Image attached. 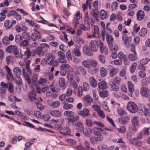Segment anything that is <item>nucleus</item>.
Masks as SVG:
<instances>
[{
    "label": "nucleus",
    "mask_w": 150,
    "mask_h": 150,
    "mask_svg": "<svg viewBox=\"0 0 150 150\" xmlns=\"http://www.w3.org/2000/svg\"><path fill=\"white\" fill-rule=\"evenodd\" d=\"M93 134L96 136L95 139L97 141H101L103 138V136L106 134L104 130L100 128L95 127L93 129Z\"/></svg>",
    "instance_id": "nucleus-1"
},
{
    "label": "nucleus",
    "mask_w": 150,
    "mask_h": 150,
    "mask_svg": "<svg viewBox=\"0 0 150 150\" xmlns=\"http://www.w3.org/2000/svg\"><path fill=\"white\" fill-rule=\"evenodd\" d=\"M127 108L130 112H136L138 110V108L137 105L134 103L132 101L128 102Z\"/></svg>",
    "instance_id": "nucleus-2"
},
{
    "label": "nucleus",
    "mask_w": 150,
    "mask_h": 150,
    "mask_svg": "<svg viewBox=\"0 0 150 150\" xmlns=\"http://www.w3.org/2000/svg\"><path fill=\"white\" fill-rule=\"evenodd\" d=\"M131 47L132 48L130 49V50L132 52L128 54V57L130 60L134 61L137 59V53L135 51V46L132 45Z\"/></svg>",
    "instance_id": "nucleus-3"
},
{
    "label": "nucleus",
    "mask_w": 150,
    "mask_h": 150,
    "mask_svg": "<svg viewBox=\"0 0 150 150\" xmlns=\"http://www.w3.org/2000/svg\"><path fill=\"white\" fill-rule=\"evenodd\" d=\"M64 115L65 116H68L70 117H67L66 119L69 122H74L76 121L79 119V117L78 116H73L72 113H64Z\"/></svg>",
    "instance_id": "nucleus-4"
},
{
    "label": "nucleus",
    "mask_w": 150,
    "mask_h": 150,
    "mask_svg": "<svg viewBox=\"0 0 150 150\" xmlns=\"http://www.w3.org/2000/svg\"><path fill=\"white\" fill-rule=\"evenodd\" d=\"M122 39L124 44L126 46L128 47L131 45L132 38L130 37H128L126 35L124 34L122 35Z\"/></svg>",
    "instance_id": "nucleus-5"
},
{
    "label": "nucleus",
    "mask_w": 150,
    "mask_h": 150,
    "mask_svg": "<svg viewBox=\"0 0 150 150\" xmlns=\"http://www.w3.org/2000/svg\"><path fill=\"white\" fill-rule=\"evenodd\" d=\"M140 92L142 95L144 97H146L150 96V90L146 87H142Z\"/></svg>",
    "instance_id": "nucleus-6"
},
{
    "label": "nucleus",
    "mask_w": 150,
    "mask_h": 150,
    "mask_svg": "<svg viewBox=\"0 0 150 150\" xmlns=\"http://www.w3.org/2000/svg\"><path fill=\"white\" fill-rule=\"evenodd\" d=\"M89 47L94 52H96L98 48L97 42L95 40H92L90 42Z\"/></svg>",
    "instance_id": "nucleus-7"
},
{
    "label": "nucleus",
    "mask_w": 150,
    "mask_h": 150,
    "mask_svg": "<svg viewBox=\"0 0 150 150\" xmlns=\"http://www.w3.org/2000/svg\"><path fill=\"white\" fill-rule=\"evenodd\" d=\"M75 126L77 131L81 132L84 129V125L81 121H78L75 124Z\"/></svg>",
    "instance_id": "nucleus-8"
},
{
    "label": "nucleus",
    "mask_w": 150,
    "mask_h": 150,
    "mask_svg": "<svg viewBox=\"0 0 150 150\" xmlns=\"http://www.w3.org/2000/svg\"><path fill=\"white\" fill-rule=\"evenodd\" d=\"M83 53L88 56H92L93 54V51L89 46L84 47L83 48Z\"/></svg>",
    "instance_id": "nucleus-9"
},
{
    "label": "nucleus",
    "mask_w": 150,
    "mask_h": 150,
    "mask_svg": "<svg viewBox=\"0 0 150 150\" xmlns=\"http://www.w3.org/2000/svg\"><path fill=\"white\" fill-rule=\"evenodd\" d=\"M118 57L121 61L123 60L124 64L125 65L128 64V59L127 57L125 56L124 53L122 52H120L118 54Z\"/></svg>",
    "instance_id": "nucleus-10"
},
{
    "label": "nucleus",
    "mask_w": 150,
    "mask_h": 150,
    "mask_svg": "<svg viewBox=\"0 0 150 150\" xmlns=\"http://www.w3.org/2000/svg\"><path fill=\"white\" fill-rule=\"evenodd\" d=\"M128 90L130 95L132 97V93L134 91V85L131 81H128L127 83Z\"/></svg>",
    "instance_id": "nucleus-11"
},
{
    "label": "nucleus",
    "mask_w": 150,
    "mask_h": 150,
    "mask_svg": "<svg viewBox=\"0 0 150 150\" xmlns=\"http://www.w3.org/2000/svg\"><path fill=\"white\" fill-rule=\"evenodd\" d=\"M110 69L109 70V74L110 76L113 77L118 72L119 70L117 68H114L112 66H109Z\"/></svg>",
    "instance_id": "nucleus-12"
},
{
    "label": "nucleus",
    "mask_w": 150,
    "mask_h": 150,
    "mask_svg": "<svg viewBox=\"0 0 150 150\" xmlns=\"http://www.w3.org/2000/svg\"><path fill=\"white\" fill-rule=\"evenodd\" d=\"M83 103L87 106L89 104L92 103L93 101L92 98L89 95H87L85 96L83 98Z\"/></svg>",
    "instance_id": "nucleus-13"
},
{
    "label": "nucleus",
    "mask_w": 150,
    "mask_h": 150,
    "mask_svg": "<svg viewBox=\"0 0 150 150\" xmlns=\"http://www.w3.org/2000/svg\"><path fill=\"white\" fill-rule=\"evenodd\" d=\"M82 132L84 135L87 137H90L92 134V131L91 128H86L84 129Z\"/></svg>",
    "instance_id": "nucleus-14"
},
{
    "label": "nucleus",
    "mask_w": 150,
    "mask_h": 150,
    "mask_svg": "<svg viewBox=\"0 0 150 150\" xmlns=\"http://www.w3.org/2000/svg\"><path fill=\"white\" fill-rule=\"evenodd\" d=\"M99 47L100 52L102 53H104L105 54L107 55L108 53V50L107 48L103 45L102 42H100L99 44Z\"/></svg>",
    "instance_id": "nucleus-15"
},
{
    "label": "nucleus",
    "mask_w": 150,
    "mask_h": 150,
    "mask_svg": "<svg viewBox=\"0 0 150 150\" xmlns=\"http://www.w3.org/2000/svg\"><path fill=\"white\" fill-rule=\"evenodd\" d=\"M36 93L35 91H31L28 94V97L29 99L32 101L33 100H35Z\"/></svg>",
    "instance_id": "nucleus-16"
},
{
    "label": "nucleus",
    "mask_w": 150,
    "mask_h": 150,
    "mask_svg": "<svg viewBox=\"0 0 150 150\" xmlns=\"http://www.w3.org/2000/svg\"><path fill=\"white\" fill-rule=\"evenodd\" d=\"M118 49V46L115 45H114L113 50L112 51V52H111V54L110 55V57L113 59H115L117 57V54L115 53V52L117 51Z\"/></svg>",
    "instance_id": "nucleus-17"
},
{
    "label": "nucleus",
    "mask_w": 150,
    "mask_h": 150,
    "mask_svg": "<svg viewBox=\"0 0 150 150\" xmlns=\"http://www.w3.org/2000/svg\"><path fill=\"white\" fill-rule=\"evenodd\" d=\"M60 133L63 135H69L71 133V130L68 127H65L60 131Z\"/></svg>",
    "instance_id": "nucleus-18"
},
{
    "label": "nucleus",
    "mask_w": 150,
    "mask_h": 150,
    "mask_svg": "<svg viewBox=\"0 0 150 150\" xmlns=\"http://www.w3.org/2000/svg\"><path fill=\"white\" fill-rule=\"evenodd\" d=\"M89 83L93 87H95L97 86V82L93 77L91 76L89 79Z\"/></svg>",
    "instance_id": "nucleus-19"
},
{
    "label": "nucleus",
    "mask_w": 150,
    "mask_h": 150,
    "mask_svg": "<svg viewBox=\"0 0 150 150\" xmlns=\"http://www.w3.org/2000/svg\"><path fill=\"white\" fill-rule=\"evenodd\" d=\"M144 12L142 11L139 10L137 13V18L138 20H141L144 18Z\"/></svg>",
    "instance_id": "nucleus-20"
},
{
    "label": "nucleus",
    "mask_w": 150,
    "mask_h": 150,
    "mask_svg": "<svg viewBox=\"0 0 150 150\" xmlns=\"http://www.w3.org/2000/svg\"><path fill=\"white\" fill-rule=\"evenodd\" d=\"M109 88L111 90L115 91H118L119 89V86L113 83L110 84Z\"/></svg>",
    "instance_id": "nucleus-21"
},
{
    "label": "nucleus",
    "mask_w": 150,
    "mask_h": 150,
    "mask_svg": "<svg viewBox=\"0 0 150 150\" xmlns=\"http://www.w3.org/2000/svg\"><path fill=\"white\" fill-rule=\"evenodd\" d=\"M91 59H88L86 60H83L82 62L83 66L87 68H91Z\"/></svg>",
    "instance_id": "nucleus-22"
},
{
    "label": "nucleus",
    "mask_w": 150,
    "mask_h": 150,
    "mask_svg": "<svg viewBox=\"0 0 150 150\" xmlns=\"http://www.w3.org/2000/svg\"><path fill=\"white\" fill-rule=\"evenodd\" d=\"M41 38V35L39 34L38 35L36 33H33L30 36V39L33 41L36 40L38 38L40 39Z\"/></svg>",
    "instance_id": "nucleus-23"
},
{
    "label": "nucleus",
    "mask_w": 150,
    "mask_h": 150,
    "mask_svg": "<svg viewBox=\"0 0 150 150\" xmlns=\"http://www.w3.org/2000/svg\"><path fill=\"white\" fill-rule=\"evenodd\" d=\"M78 70H79L83 75H85L86 74V72L84 68L82 66H79L78 68V69L76 71V73L77 75H79L80 73Z\"/></svg>",
    "instance_id": "nucleus-24"
},
{
    "label": "nucleus",
    "mask_w": 150,
    "mask_h": 150,
    "mask_svg": "<svg viewBox=\"0 0 150 150\" xmlns=\"http://www.w3.org/2000/svg\"><path fill=\"white\" fill-rule=\"evenodd\" d=\"M129 117L128 116H124L119 118L120 122L122 124L126 123L129 120Z\"/></svg>",
    "instance_id": "nucleus-25"
},
{
    "label": "nucleus",
    "mask_w": 150,
    "mask_h": 150,
    "mask_svg": "<svg viewBox=\"0 0 150 150\" xmlns=\"http://www.w3.org/2000/svg\"><path fill=\"white\" fill-rule=\"evenodd\" d=\"M30 60H28L25 63V68L29 74L31 75L32 74V71L30 68Z\"/></svg>",
    "instance_id": "nucleus-26"
},
{
    "label": "nucleus",
    "mask_w": 150,
    "mask_h": 150,
    "mask_svg": "<svg viewBox=\"0 0 150 150\" xmlns=\"http://www.w3.org/2000/svg\"><path fill=\"white\" fill-rule=\"evenodd\" d=\"M50 89L53 92H58L60 90L59 87L57 85L53 84L51 85Z\"/></svg>",
    "instance_id": "nucleus-27"
},
{
    "label": "nucleus",
    "mask_w": 150,
    "mask_h": 150,
    "mask_svg": "<svg viewBox=\"0 0 150 150\" xmlns=\"http://www.w3.org/2000/svg\"><path fill=\"white\" fill-rule=\"evenodd\" d=\"M100 73L101 76L103 77L105 76L108 74L106 69L103 67H101L100 69Z\"/></svg>",
    "instance_id": "nucleus-28"
},
{
    "label": "nucleus",
    "mask_w": 150,
    "mask_h": 150,
    "mask_svg": "<svg viewBox=\"0 0 150 150\" xmlns=\"http://www.w3.org/2000/svg\"><path fill=\"white\" fill-rule=\"evenodd\" d=\"M100 96L103 98L107 97L108 95V93L107 91L103 90L100 91L99 93Z\"/></svg>",
    "instance_id": "nucleus-29"
},
{
    "label": "nucleus",
    "mask_w": 150,
    "mask_h": 150,
    "mask_svg": "<svg viewBox=\"0 0 150 150\" xmlns=\"http://www.w3.org/2000/svg\"><path fill=\"white\" fill-rule=\"evenodd\" d=\"M98 86L100 89H104L106 88V83L105 81H102L98 83Z\"/></svg>",
    "instance_id": "nucleus-30"
},
{
    "label": "nucleus",
    "mask_w": 150,
    "mask_h": 150,
    "mask_svg": "<svg viewBox=\"0 0 150 150\" xmlns=\"http://www.w3.org/2000/svg\"><path fill=\"white\" fill-rule=\"evenodd\" d=\"M13 71L14 74L17 75H19L21 73V69L18 67H14L13 69Z\"/></svg>",
    "instance_id": "nucleus-31"
},
{
    "label": "nucleus",
    "mask_w": 150,
    "mask_h": 150,
    "mask_svg": "<svg viewBox=\"0 0 150 150\" xmlns=\"http://www.w3.org/2000/svg\"><path fill=\"white\" fill-rule=\"evenodd\" d=\"M22 36L23 38L27 40L30 39V36L29 33L27 31L23 32L22 34Z\"/></svg>",
    "instance_id": "nucleus-32"
},
{
    "label": "nucleus",
    "mask_w": 150,
    "mask_h": 150,
    "mask_svg": "<svg viewBox=\"0 0 150 150\" xmlns=\"http://www.w3.org/2000/svg\"><path fill=\"white\" fill-rule=\"evenodd\" d=\"M100 18L102 19H104L107 17V13L104 10H102L100 12Z\"/></svg>",
    "instance_id": "nucleus-33"
},
{
    "label": "nucleus",
    "mask_w": 150,
    "mask_h": 150,
    "mask_svg": "<svg viewBox=\"0 0 150 150\" xmlns=\"http://www.w3.org/2000/svg\"><path fill=\"white\" fill-rule=\"evenodd\" d=\"M92 108L94 110L97 112H103L101 110L100 106L97 105H92Z\"/></svg>",
    "instance_id": "nucleus-34"
},
{
    "label": "nucleus",
    "mask_w": 150,
    "mask_h": 150,
    "mask_svg": "<svg viewBox=\"0 0 150 150\" xmlns=\"http://www.w3.org/2000/svg\"><path fill=\"white\" fill-rule=\"evenodd\" d=\"M150 109L146 108L144 105L141 106L139 112H149Z\"/></svg>",
    "instance_id": "nucleus-35"
},
{
    "label": "nucleus",
    "mask_w": 150,
    "mask_h": 150,
    "mask_svg": "<svg viewBox=\"0 0 150 150\" xmlns=\"http://www.w3.org/2000/svg\"><path fill=\"white\" fill-rule=\"evenodd\" d=\"M16 46L14 45H11L7 47L6 49V52L11 53L13 50V51L14 48Z\"/></svg>",
    "instance_id": "nucleus-36"
},
{
    "label": "nucleus",
    "mask_w": 150,
    "mask_h": 150,
    "mask_svg": "<svg viewBox=\"0 0 150 150\" xmlns=\"http://www.w3.org/2000/svg\"><path fill=\"white\" fill-rule=\"evenodd\" d=\"M72 52L76 57H80L81 55V52L80 50L76 48L73 49L72 51Z\"/></svg>",
    "instance_id": "nucleus-37"
},
{
    "label": "nucleus",
    "mask_w": 150,
    "mask_h": 150,
    "mask_svg": "<svg viewBox=\"0 0 150 150\" xmlns=\"http://www.w3.org/2000/svg\"><path fill=\"white\" fill-rule=\"evenodd\" d=\"M135 126L131 125L129 127V131L132 133H134L137 131V129Z\"/></svg>",
    "instance_id": "nucleus-38"
},
{
    "label": "nucleus",
    "mask_w": 150,
    "mask_h": 150,
    "mask_svg": "<svg viewBox=\"0 0 150 150\" xmlns=\"http://www.w3.org/2000/svg\"><path fill=\"white\" fill-rule=\"evenodd\" d=\"M79 28L81 29L84 31H89L90 29V28L89 24H88V25L87 26V27H86L84 24H81L79 26Z\"/></svg>",
    "instance_id": "nucleus-39"
},
{
    "label": "nucleus",
    "mask_w": 150,
    "mask_h": 150,
    "mask_svg": "<svg viewBox=\"0 0 150 150\" xmlns=\"http://www.w3.org/2000/svg\"><path fill=\"white\" fill-rule=\"evenodd\" d=\"M61 103L59 100H57L51 103V106L53 108L58 107L60 105Z\"/></svg>",
    "instance_id": "nucleus-40"
},
{
    "label": "nucleus",
    "mask_w": 150,
    "mask_h": 150,
    "mask_svg": "<svg viewBox=\"0 0 150 150\" xmlns=\"http://www.w3.org/2000/svg\"><path fill=\"white\" fill-rule=\"evenodd\" d=\"M29 44V41L27 40H25L21 41L20 44V45L21 47H26Z\"/></svg>",
    "instance_id": "nucleus-41"
},
{
    "label": "nucleus",
    "mask_w": 150,
    "mask_h": 150,
    "mask_svg": "<svg viewBox=\"0 0 150 150\" xmlns=\"http://www.w3.org/2000/svg\"><path fill=\"white\" fill-rule=\"evenodd\" d=\"M8 91L11 93H13L14 92V86L13 84L10 83L8 82Z\"/></svg>",
    "instance_id": "nucleus-42"
},
{
    "label": "nucleus",
    "mask_w": 150,
    "mask_h": 150,
    "mask_svg": "<svg viewBox=\"0 0 150 150\" xmlns=\"http://www.w3.org/2000/svg\"><path fill=\"white\" fill-rule=\"evenodd\" d=\"M2 41L3 43L5 45H7L10 43L9 40L7 36L4 37L2 38Z\"/></svg>",
    "instance_id": "nucleus-43"
},
{
    "label": "nucleus",
    "mask_w": 150,
    "mask_h": 150,
    "mask_svg": "<svg viewBox=\"0 0 150 150\" xmlns=\"http://www.w3.org/2000/svg\"><path fill=\"white\" fill-rule=\"evenodd\" d=\"M106 39L108 43L112 42L114 40L112 36L108 34H107L106 35Z\"/></svg>",
    "instance_id": "nucleus-44"
},
{
    "label": "nucleus",
    "mask_w": 150,
    "mask_h": 150,
    "mask_svg": "<svg viewBox=\"0 0 150 150\" xmlns=\"http://www.w3.org/2000/svg\"><path fill=\"white\" fill-rule=\"evenodd\" d=\"M132 122L133 125L137 126L139 125L138 119L137 117H134L132 120Z\"/></svg>",
    "instance_id": "nucleus-45"
},
{
    "label": "nucleus",
    "mask_w": 150,
    "mask_h": 150,
    "mask_svg": "<svg viewBox=\"0 0 150 150\" xmlns=\"http://www.w3.org/2000/svg\"><path fill=\"white\" fill-rule=\"evenodd\" d=\"M90 143L89 142L86 140H85L83 142V147L85 150H87L88 149L90 148Z\"/></svg>",
    "instance_id": "nucleus-46"
},
{
    "label": "nucleus",
    "mask_w": 150,
    "mask_h": 150,
    "mask_svg": "<svg viewBox=\"0 0 150 150\" xmlns=\"http://www.w3.org/2000/svg\"><path fill=\"white\" fill-rule=\"evenodd\" d=\"M70 67V65L69 64L64 63L61 65L60 68L62 70H66L69 69Z\"/></svg>",
    "instance_id": "nucleus-47"
},
{
    "label": "nucleus",
    "mask_w": 150,
    "mask_h": 150,
    "mask_svg": "<svg viewBox=\"0 0 150 150\" xmlns=\"http://www.w3.org/2000/svg\"><path fill=\"white\" fill-rule=\"evenodd\" d=\"M141 81L143 85H147L150 82V76L142 80Z\"/></svg>",
    "instance_id": "nucleus-48"
},
{
    "label": "nucleus",
    "mask_w": 150,
    "mask_h": 150,
    "mask_svg": "<svg viewBox=\"0 0 150 150\" xmlns=\"http://www.w3.org/2000/svg\"><path fill=\"white\" fill-rule=\"evenodd\" d=\"M137 64L136 62H134L131 66L130 68V71L131 73L134 72L136 68Z\"/></svg>",
    "instance_id": "nucleus-49"
},
{
    "label": "nucleus",
    "mask_w": 150,
    "mask_h": 150,
    "mask_svg": "<svg viewBox=\"0 0 150 150\" xmlns=\"http://www.w3.org/2000/svg\"><path fill=\"white\" fill-rule=\"evenodd\" d=\"M15 81L16 83L18 85H21L22 83L21 79L20 77L16 76L15 78Z\"/></svg>",
    "instance_id": "nucleus-50"
},
{
    "label": "nucleus",
    "mask_w": 150,
    "mask_h": 150,
    "mask_svg": "<svg viewBox=\"0 0 150 150\" xmlns=\"http://www.w3.org/2000/svg\"><path fill=\"white\" fill-rule=\"evenodd\" d=\"M83 90L85 91H88L90 88L89 84L86 82H84L83 83Z\"/></svg>",
    "instance_id": "nucleus-51"
},
{
    "label": "nucleus",
    "mask_w": 150,
    "mask_h": 150,
    "mask_svg": "<svg viewBox=\"0 0 150 150\" xmlns=\"http://www.w3.org/2000/svg\"><path fill=\"white\" fill-rule=\"evenodd\" d=\"M147 30L144 28H142L141 29L139 33L140 35L142 36H144L146 34Z\"/></svg>",
    "instance_id": "nucleus-52"
},
{
    "label": "nucleus",
    "mask_w": 150,
    "mask_h": 150,
    "mask_svg": "<svg viewBox=\"0 0 150 150\" xmlns=\"http://www.w3.org/2000/svg\"><path fill=\"white\" fill-rule=\"evenodd\" d=\"M13 51L14 54L15 55L16 57L18 58H19L20 57V55L18 49L16 47L15 48H14Z\"/></svg>",
    "instance_id": "nucleus-53"
},
{
    "label": "nucleus",
    "mask_w": 150,
    "mask_h": 150,
    "mask_svg": "<svg viewBox=\"0 0 150 150\" xmlns=\"http://www.w3.org/2000/svg\"><path fill=\"white\" fill-rule=\"evenodd\" d=\"M59 82L60 86L61 87H63L65 86V81L64 79L63 78H60L59 80Z\"/></svg>",
    "instance_id": "nucleus-54"
},
{
    "label": "nucleus",
    "mask_w": 150,
    "mask_h": 150,
    "mask_svg": "<svg viewBox=\"0 0 150 150\" xmlns=\"http://www.w3.org/2000/svg\"><path fill=\"white\" fill-rule=\"evenodd\" d=\"M22 39V36L19 34L16 35L15 37V41L16 43H19Z\"/></svg>",
    "instance_id": "nucleus-55"
},
{
    "label": "nucleus",
    "mask_w": 150,
    "mask_h": 150,
    "mask_svg": "<svg viewBox=\"0 0 150 150\" xmlns=\"http://www.w3.org/2000/svg\"><path fill=\"white\" fill-rule=\"evenodd\" d=\"M150 61V59L148 58H145L142 59L140 62V64H145Z\"/></svg>",
    "instance_id": "nucleus-56"
},
{
    "label": "nucleus",
    "mask_w": 150,
    "mask_h": 150,
    "mask_svg": "<svg viewBox=\"0 0 150 150\" xmlns=\"http://www.w3.org/2000/svg\"><path fill=\"white\" fill-rule=\"evenodd\" d=\"M6 71L8 73L9 75L12 77V79H13V75L11 72V70L10 68L7 65H6L5 67Z\"/></svg>",
    "instance_id": "nucleus-57"
},
{
    "label": "nucleus",
    "mask_w": 150,
    "mask_h": 150,
    "mask_svg": "<svg viewBox=\"0 0 150 150\" xmlns=\"http://www.w3.org/2000/svg\"><path fill=\"white\" fill-rule=\"evenodd\" d=\"M126 68V67H124L123 69L120 72L119 75L120 76L122 77L125 76L126 73L125 70Z\"/></svg>",
    "instance_id": "nucleus-58"
},
{
    "label": "nucleus",
    "mask_w": 150,
    "mask_h": 150,
    "mask_svg": "<svg viewBox=\"0 0 150 150\" xmlns=\"http://www.w3.org/2000/svg\"><path fill=\"white\" fill-rule=\"evenodd\" d=\"M83 93V89L81 86H79L78 88L77 95L78 96H81Z\"/></svg>",
    "instance_id": "nucleus-59"
},
{
    "label": "nucleus",
    "mask_w": 150,
    "mask_h": 150,
    "mask_svg": "<svg viewBox=\"0 0 150 150\" xmlns=\"http://www.w3.org/2000/svg\"><path fill=\"white\" fill-rule=\"evenodd\" d=\"M98 150H109L107 146L105 145H100L98 146Z\"/></svg>",
    "instance_id": "nucleus-60"
},
{
    "label": "nucleus",
    "mask_w": 150,
    "mask_h": 150,
    "mask_svg": "<svg viewBox=\"0 0 150 150\" xmlns=\"http://www.w3.org/2000/svg\"><path fill=\"white\" fill-rule=\"evenodd\" d=\"M70 84L71 86L74 89L76 88L78 86V85L76 83L74 80L70 81Z\"/></svg>",
    "instance_id": "nucleus-61"
},
{
    "label": "nucleus",
    "mask_w": 150,
    "mask_h": 150,
    "mask_svg": "<svg viewBox=\"0 0 150 150\" xmlns=\"http://www.w3.org/2000/svg\"><path fill=\"white\" fill-rule=\"evenodd\" d=\"M73 107V105L71 104L65 103L63 106V108L66 110L69 109Z\"/></svg>",
    "instance_id": "nucleus-62"
},
{
    "label": "nucleus",
    "mask_w": 150,
    "mask_h": 150,
    "mask_svg": "<svg viewBox=\"0 0 150 150\" xmlns=\"http://www.w3.org/2000/svg\"><path fill=\"white\" fill-rule=\"evenodd\" d=\"M86 124L88 126H92L93 122V123L91 120L90 119H86Z\"/></svg>",
    "instance_id": "nucleus-63"
},
{
    "label": "nucleus",
    "mask_w": 150,
    "mask_h": 150,
    "mask_svg": "<svg viewBox=\"0 0 150 150\" xmlns=\"http://www.w3.org/2000/svg\"><path fill=\"white\" fill-rule=\"evenodd\" d=\"M98 59L100 62L103 64L105 63V57L104 56L101 55H99L98 57Z\"/></svg>",
    "instance_id": "nucleus-64"
}]
</instances>
